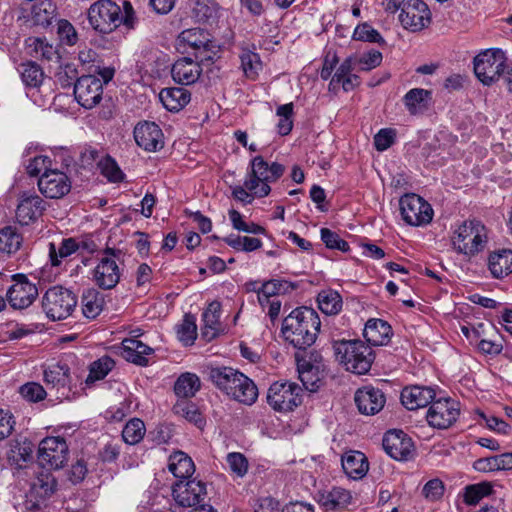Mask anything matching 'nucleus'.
<instances>
[{
  "label": "nucleus",
  "instance_id": "1",
  "mask_svg": "<svg viewBox=\"0 0 512 512\" xmlns=\"http://www.w3.org/2000/svg\"><path fill=\"white\" fill-rule=\"evenodd\" d=\"M320 327L321 321L314 309L299 307L284 318L281 332L293 347L305 350L315 343Z\"/></svg>",
  "mask_w": 512,
  "mask_h": 512
},
{
  "label": "nucleus",
  "instance_id": "2",
  "mask_svg": "<svg viewBox=\"0 0 512 512\" xmlns=\"http://www.w3.org/2000/svg\"><path fill=\"white\" fill-rule=\"evenodd\" d=\"M208 379L223 393L232 399L252 405L258 397L254 382L242 372L227 366L211 367Z\"/></svg>",
  "mask_w": 512,
  "mask_h": 512
},
{
  "label": "nucleus",
  "instance_id": "3",
  "mask_svg": "<svg viewBox=\"0 0 512 512\" xmlns=\"http://www.w3.org/2000/svg\"><path fill=\"white\" fill-rule=\"evenodd\" d=\"M88 20L91 27L102 34L114 31L123 23L128 28L134 26V10L130 2H124V13L112 0H98L88 9Z\"/></svg>",
  "mask_w": 512,
  "mask_h": 512
},
{
  "label": "nucleus",
  "instance_id": "4",
  "mask_svg": "<svg viewBox=\"0 0 512 512\" xmlns=\"http://www.w3.org/2000/svg\"><path fill=\"white\" fill-rule=\"evenodd\" d=\"M336 360L347 371L362 375L367 373L374 361L372 348L361 340H335L332 344Z\"/></svg>",
  "mask_w": 512,
  "mask_h": 512
},
{
  "label": "nucleus",
  "instance_id": "5",
  "mask_svg": "<svg viewBox=\"0 0 512 512\" xmlns=\"http://www.w3.org/2000/svg\"><path fill=\"white\" fill-rule=\"evenodd\" d=\"M286 168L279 162H268L258 155L250 160L244 186L248 187L257 197H266L271 192V184L278 181Z\"/></svg>",
  "mask_w": 512,
  "mask_h": 512
},
{
  "label": "nucleus",
  "instance_id": "6",
  "mask_svg": "<svg viewBox=\"0 0 512 512\" xmlns=\"http://www.w3.org/2000/svg\"><path fill=\"white\" fill-rule=\"evenodd\" d=\"M486 243V229L479 221L464 222L452 237L453 248L467 256H474L482 251Z\"/></svg>",
  "mask_w": 512,
  "mask_h": 512
},
{
  "label": "nucleus",
  "instance_id": "7",
  "mask_svg": "<svg viewBox=\"0 0 512 512\" xmlns=\"http://www.w3.org/2000/svg\"><path fill=\"white\" fill-rule=\"evenodd\" d=\"M507 61L503 50L487 49L474 58V73L483 85L491 86L501 80Z\"/></svg>",
  "mask_w": 512,
  "mask_h": 512
},
{
  "label": "nucleus",
  "instance_id": "8",
  "mask_svg": "<svg viewBox=\"0 0 512 512\" xmlns=\"http://www.w3.org/2000/svg\"><path fill=\"white\" fill-rule=\"evenodd\" d=\"M77 305V296L62 286L49 288L42 297V308L53 321L69 317Z\"/></svg>",
  "mask_w": 512,
  "mask_h": 512
},
{
  "label": "nucleus",
  "instance_id": "9",
  "mask_svg": "<svg viewBox=\"0 0 512 512\" xmlns=\"http://www.w3.org/2000/svg\"><path fill=\"white\" fill-rule=\"evenodd\" d=\"M302 388L294 382H275L268 389L267 402L279 412L293 411L302 403Z\"/></svg>",
  "mask_w": 512,
  "mask_h": 512
},
{
  "label": "nucleus",
  "instance_id": "10",
  "mask_svg": "<svg viewBox=\"0 0 512 512\" xmlns=\"http://www.w3.org/2000/svg\"><path fill=\"white\" fill-rule=\"evenodd\" d=\"M122 251L107 247L102 252L98 265L93 270V280L96 285L104 290L114 288L120 280V269L117 260H120Z\"/></svg>",
  "mask_w": 512,
  "mask_h": 512
},
{
  "label": "nucleus",
  "instance_id": "11",
  "mask_svg": "<svg viewBox=\"0 0 512 512\" xmlns=\"http://www.w3.org/2000/svg\"><path fill=\"white\" fill-rule=\"evenodd\" d=\"M402 219L411 226H424L433 219L432 206L421 196L407 193L399 200Z\"/></svg>",
  "mask_w": 512,
  "mask_h": 512
},
{
  "label": "nucleus",
  "instance_id": "12",
  "mask_svg": "<svg viewBox=\"0 0 512 512\" xmlns=\"http://www.w3.org/2000/svg\"><path fill=\"white\" fill-rule=\"evenodd\" d=\"M68 445L62 437H46L40 441L37 460L43 468L57 470L67 463Z\"/></svg>",
  "mask_w": 512,
  "mask_h": 512
},
{
  "label": "nucleus",
  "instance_id": "13",
  "mask_svg": "<svg viewBox=\"0 0 512 512\" xmlns=\"http://www.w3.org/2000/svg\"><path fill=\"white\" fill-rule=\"evenodd\" d=\"M460 415V403L452 398H440L430 405L426 419L430 426L437 429H448Z\"/></svg>",
  "mask_w": 512,
  "mask_h": 512
},
{
  "label": "nucleus",
  "instance_id": "14",
  "mask_svg": "<svg viewBox=\"0 0 512 512\" xmlns=\"http://www.w3.org/2000/svg\"><path fill=\"white\" fill-rule=\"evenodd\" d=\"M11 279L14 284L8 288L6 293L9 305L13 309L19 310L28 308L38 297L37 286L29 281L25 274H14Z\"/></svg>",
  "mask_w": 512,
  "mask_h": 512
},
{
  "label": "nucleus",
  "instance_id": "15",
  "mask_svg": "<svg viewBox=\"0 0 512 512\" xmlns=\"http://www.w3.org/2000/svg\"><path fill=\"white\" fill-rule=\"evenodd\" d=\"M172 495L182 507L199 506L207 498L206 484L196 479L177 480L172 486Z\"/></svg>",
  "mask_w": 512,
  "mask_h": 512
},
{
  "label": "nucleus",
  "instance_id": "16",
  "mask_svg": "<svg viewBox=\"0 0 512 512\" xmlns=\"http://www.w3.org/2000/svg\"><path fill=\"white\" fill-rule=\"evenodd\" d=\"M399 20L405 29L421 31L431 23V12L422 0H407L402 6Z\"/></svg>",
  "mask_w": 512,
  "mask_h": 512
},
{
  "label": "nucleus",
  "instance_id": "17",
  "mask_svg": "<svg viewBox=\"0 0 512 512\" xmlns=\"http://www.w3.org/2000/svg\"><path fill=\"white\" fill-rule=\"evenodd\" d=\"M102 81L94 75H83L74 84V96L86 109L95 107L102 99Z\"/></svg>",
  "mask_w": 512,
  "mask_h": 512
},
{
  "label": "nucleus",
  "instance_id": "18",
  "mask_svg": "<svg viewBox=\"0 0 512 512\" xmlns=\"http://www.w3.org/2000/svg\"><path fill=\"white\" fill-rule=\"evenodd\" d=\"M179 40L195 51V58L201 62L212 61L210 54L214 47L210 34L201 28L184 30L179 35Z\"/></svg>",
  "mask_w": 512,
  "mask_h": 512
},
{
  "label": "nucleus",
  "instance_id": "19",
  "mask_svg": "<svg viewBox=\"0 0 512 512\" xmlns=\"http://www.w3.org/2000/svg\"><path fill=\"white\" fill-rule=\"evenodd\" d=\"M40 192L47 198L59 199L69 193L71 181L59 170L45 171L38 180Z\"/></svg>",
  "mask_w": 512,
  "mask_h": 512
},
{
  "label": "nucleus",
  "instance_id": "20",
  "mask_svg": "<svg viewBox=\"0 0 512 512\" xmlns=\"http://www.w3.org/2000/svg\"><path fill=\"white\" fill-rule=\"evenodd\" d=\"M385 452L393 459L406 461L413 452V442L402 430H390L382 441Z\"/></svg>",
  "mask_w": 512,
  "mask_h": 512
},
{
  "label": "nucleus",
  "instance_id": "21",
  "mask_svg": "<svg viewBox=\"0 0 512 512\" xmlns=\"http://www.w3.org/2000/svg\"><path fill=\"white\" fill-rule=\"evenodd\" d=\"M134 139L139 147L149 152H155L164 145L162 130L154 122L138 123L134 128Z\"/></svg>",
  "mask_w": 512,
  "mask_h": 512
},
{
  "label": "nucleus",
  "instance_id": "22",
  "mask_svg": "<svg viewBox=\"0 0 512 512\" xmlns=\"http://www.w3.org/2000/svg\"><path fill=\"white\" fill-rule=\"evenodd\" d=\"M354 400L359 412L363 415H375L380 412L385 403L384 393L372 386H364L355 393Z\"/></svg>",
  "mask_w": 512,
  "mask_h": 512
},
{
  "label": "nucleus",
  "instance_id": "23",
  "mask_svg": "<svg viewBox=\"0 0 512 512\" xmlns=\"http://www.w3.org/2000/svg\"><path fill=\"white\" fill-rule=\"evenodd\" d=\"M45 210V202L35 193L25 192L21 195L16 209V219L21 225L36 221Z\"/></svg>",
  "mask_w": 512,
  "mask_h": 512
},
{
  "label": "nucleus",
  "instance_id": "24",
  "mask_svg": "<svg viewBox=\"0 0 512 512\" xmlns=\"http://www.w3.org/2000/svg\"><path fill=\"white\" fill-rule=\"evenodd\" d=\"M199 60L183 57L175 61L171 68V76L173 80L181 85L194 84L202 73Z\"/></svg>",
  "mask_w": 512,
  "mask_h": 512
},
{
  "label": "nucleus",
  "instance_id": "25",
  "mask_svg": "<svg viewBox=\"0 0 512 512\" xmlns=\"http://www.w3.org/2000/svg\"><path fill=\"white\" fill-rule=\"evenodd\" d=\"M436 392L432 387L411 386L405 387L401 392V402L408 410H416L432 404Z\"/></svg>",
  "mask_w": 512,
  "mask_h": 512
},
{
  "label": "nucleus",
  "instance_id": "26",
  "mask_svg": "<svg viewBox=\"0 0 512 512\" xmlns=\"http://www.w3.org/2000/svg\"><path fill=\"white\" fill-rule=\"evenodd\" d=\"M363 336L371 346H383L390 342L392 328L382 319H369L364 327Z\"/></svg>",
  "mask_w": 512,
  "mask_h": 512
},
{
  "label": "nucleus",
  "instance_id": "27",
  "mask_svg": "<svg viewBox=\"0 0 512 512\" xmlns=\"http://www.w3.org/2000/svg\"><path fill=\"white\" fill-rule=\"evenodd\" d=\"M44 381L48 386L57 388L60 395L57 398H67L71 383L70 369L67 365H52L44 371Z\"/></svg>",
  "mask_w": 512,
  "mask_h": 512
},
{
  "label": "nucleus",
  "instance_id": "28",
  "mask_svg": "<svg viewBox=\"0 0 512 512\" xmlns=\"http://www.w3.org/2000/svg\"><path fill=\"white\" fill-rule=\"evenodd\" d=\"M153 349L136 338H126L122 342L121 356L128 362L139 366L148 364L147 356Z\"/></svg>",
  "mask_w": 512,
  "mask_h": 512
},
{
  "label": "nucleus",
  "instance_id": "29",
  "mask_svg": "<svg viewBox=\"0 0 512 512\" xmlns=\"http://www.w3.org/2000/svg\"><path fill=\"white\" fill-rule=\"evenodd\" d=\"M342 468L351 479H361L368 472L369 463L364 453L350 451L342 456Z\"/></svg>",
  "mask_w": 512,
  "mask_h": 512
},
{
  "label": "nucleus",
  "instance_id": "30",
  "mask_svg": "<svg viewBox=\"0 0 512 512\" xmlns=\"http://www.w3.org/2000/svg\"><path fill=\"white\" fill-rule=\"evenodd\" d=\"M221 304L211 302L202 314L203 327L201 335L206 341L216 338L220 331Z\"/></svg>",
  "mask_w": 512,
  "mask_h": 512
},
{
  "label": "nucleus",
  "instance_id": "31",
  "mask_svg": "<svg viewBox=\"0 0 512 512\" xmlns=\"http://www.w3.org/2000/svg\"><path fill=\"white\" fill-rule=\"evenodd\" d=\"M159 99L168 111L178 112L190 102L191 94L184 88L170 87L160 91Z\"/></svg>",
  "mask_w": 512,
  "mask_h": 512
},
{
  "label": "nucleus",
  "instance_id": "32",
  "mask_svg": "<svg viewBox=\"0 0 512 512\" xmlns=\"http://www.w3.org/2000/svg\"><path fill=\"white\" fill-rule=\"evenodd\" d=\"M488 268L494 278L502 279L512 273V250L500 249L489 255Z\"/></svg>",
  "mask_w": 512,
  "mask_h": 512
},
{
  "label": "nucleus",
  "instance_id": "33",
  "mask_svg": "<svg viewBox=\"0 0 512 512\" xmlns=\"http://www.w3.org/2000/svg\"><path fill=\"white\" fill-rule=\"evenodd\" d=\"M351 498L350 492L341 487H333L318 493V502L326 510L344 508L351 502Z\"/></svg>",
  "mask_w": 512,
  "mask_h": 512
},
{
  "label": "nucleus",
  "instance_id": "34",
  "mask_svg": "<svg viewBox=\"0 0 512 512\" xmlns=\"http://www.w3.org/2000/svg\"><path fill=\"white\" fill-rule=\"evenodd\" d=\"M168 469L178 480H186L194 474L195 465L191 457L177 451L169 457Z\"/></svg>",
  "mask_w": 512,
  "mask_h": 512
},
{
  "label": "nucleus",
  "instance_id": "35",
  "mask_svg": "<svg viewBox=\"0 0 512 512\" xmlns=\"http://www.w3.org/2000/svg\"><path fill=\"white\" fill-rule=\"evenodd\" d=\"M105 305L104 295L95 288H87L81 296L83 315L88 319H95Z\"/></svg>",
  "mask_w": 512,
  "mask_h": 512
},
{
  "label": "nucleus",
  "instance_id": "36",
  "mask_svg": "<svg viewBox=\"0 0 512 512\" xmlns=\"http://www.w3.org/2000/svg\"><path fill=\"white\" fill-rule=\"evenodd\" d=\"M33 451V443L24 438L23 440H15L11 442L7 455L11 463L21 468L25 463L32 459Z\"/></svg>",
  "mask_w": 512,
  "mask_h": 512
},
{
  "label": "nucleus",
  "instance_id": "37",
  "mask_svg": "<svg viewBox=\"0 0 512 512\" xmlns=\"http://www.w3.org/2000/svg\"><path fill=\"white\" fill-rule=\"evenodd\" d=\"M200 387L201 382L199 377L194 373L186 372L177 378L174 384V392L178 397L182 398V400H186L193 397L196 392L199 391Z\"/></svg>",
  "mask_w": 512,
  "mask_h": 512
},
{
  "label": "nucleus",
  "instance_id": "38",
  "mask_svg": "<svg viewBox=\"0 0 512 512\" xmlns=\"http://www.w3.org/2000/svg\"><path fill=\"white\" fill-rule=\"evenodd\" d=\"M319 309L326 315H336L342 310V297L333 289H325L317 296Z\"/></svg>",
  "mask_w": 512,
  "mask_h": 512
},
{
  "label": "nucleus",
  "instance_id": "39",
  "mask_svg": "<svg viewBox=\"0 0 512 512\" xmlns=\"http://www.w3.org/2000/svg\"><path fill=\"white\" fill-rule=\"evenodd\" d=\"M49 258L52 266H59L62 259L75 253L79 245L74 238L63 239L60 245L57 247L55 243H49Z\"/></svg>",
  "mask_w": 512,
  "mask_h": 512
},
{
  "label": "nucleus",
  "instance_id": "40",
  "mask_svg": "<svg viewBox=\"0 0 512 512\" xmlns=\"http://www.w3.org/2000/svg\"><path fill=\"white\" fill-rule=\"evenodd\" d=\"M173 413L183 417L198 428H202L205 424V420L198 407L194 403L187 400L177 401L173 406Z\"/></svg>",
  "mask_w": 512,
  "mask_h": 512
},
{
  "label": "nucleus",
  "instance_id": "41",
  "mask_svg": "<svg viewBox=\"0 0 512 512\" xmlns=\"http://www.w3.org/2000/svg\"><path fill=\"white\" fill-rule=\"evenodd\" d=\"M431 92L422 88H413L409 90L404 98V104L411 114H416L427 107Z\"/></svg>",
  "mask_w": 512,
  "mask_h": 512
},
{
  "label": "nucleus",
  "instance_id": "42",
  "mask_svg": "<svg viewBox=\"0 0 512 512\" xmlns=\"http://www.w3.org/2000/svg\"><path fill=\"white\" fill-rule=\"evenodd\" d=\"M191 13L197 22H213L217 18L218 5L210 0H197L194 2Z\"/></svg>",
  "mask_w": 512,
  "mask_h": 512
},
{
  "label": "nucleus",
  "instance_id": "43",
  "mask_svg": "<svg viewBox=\"0 0 512 512\" xmlns=\"http://www.w3.org/2000/svg\"><path fill=\"white\" fill-rule=\"evenodd\" d=\"M56 6L48 0L35 4L32 8V21L38 26H49L55 17Z\"/></svg>",
  "mask_w": 512,
  "mask_h": 512
},
{
  "label": "nucleus",
  "instance_id": "44",
  "mask_svg": "<svg viewBox=\"0 0 512 512\" xmlns=\"http://www.w3.org/2000/svg\"><path fill=\"white\" fill-rule=\"evenodd\" d=\"M177 338L185 346L194 344L197 338L196 319L191 314H185L182 322L177 325Z\"/></svg>",
  "mask_w": 512,
  "mask_h": 512
},
{
  "label": "nucleus",
  "instance_id": "45",
  "mask_svg": "<svg viewBox=\"0 0 512 512\" xmlns=\"http://www.w3.org/2000/svg\"><path fill=\"white\" fill-rule=\"evenodd\" d=\"M22 236L17 232L16 228L6 226L0 229V251L4 253H15L22 244Z\"/></svg>",
  "mask_w": 512,
  "mask_h": 512
},
{
  "label": "nucleus",
  "instance_id": "46",
  "mask_svg": "<svg viewBox=\"0 0 512 512\" xmlns=\"http://www.w3.org/2000/svg\"><path fill=\"white\" fill-rule=\"evenodd\" d=\"M100 173L111 183H119L124 180L125 174L117 162L109 155L97 162Z\"/></svg>",
  "mask_w": 512,
  "mask_h": 512
},
{
  "label": "nucleus",
  "instance_id": "47",
  "mask_svg": "<svg viewBox=\"0 0 512 512\" xmlns=\"http://www.w3.org/2000/svg\"><path fill=\"white\" fill-rule=\"evenodd\" d=\"M146 432L144 422L139 418L129 420L122 430L123 441L129 445L139 443Z\"/></svg>",
  "mask_w": 512,
  "mask_h": 512
},
{
  "label": "nucleus",
  "instance_id": "48",
  "mask_svg": "<svg viewBox=\"0 0 512 512\" xmlns=\"http://www.w3.org/2000/svg\"><path fill=\"white\" fill-rule=\"evenodd\" d=\"M20 74L23 83L28 87H38L44 79L42 68L32 61L21 64Z\"/></svg>",
  "mask_w": 512,
  "mask_h": 512
},
{
  "label": "nucleus",
  "instance_id": "49",
  "mask_svg": "<svg viewBox=\"0 0 512 512\" xmlns=\"http://www.w3.org/2000/svg\"><path fill=\"white\" fill-rule=\"evenodd\" d=\"M240 60L245 76L249 79H256L262 68L260 56L257 53L246 49L240 54Z\"/></svg>",
  "mask_w": 512,
  "mask_h": 512
},
{
  "label": "nucleus",
  "instance_id": "50",
  "mask_svg": "<svg viewBox=\"0 0 512 512\" xmlns=\"http://www.w3.org/2000/svg\"><path fill=\"white\" fill-rule=\"evenodd\" d=\"M492 493V485L488 482L468 485L464 492V502L468 505H476L482 498Z\"/></svg>",
  "mask_w": 512,
  "mask_h": 512
},
{
  "label": "nucleus",
  "instance_id": "51",
  "mask_svg": "<svg viewBox=\"0 0 512 512\" xmlns=\"http://www.w3.org/2000/svg\"><path fill=\"white\" fill-rule=\"evenodd\" d=\"M115 362L111 357L104 356L91 364L87 382L101 380L114 368Z\"/></svg>",
  "mask_w": 512,
  "mask_h": 512
},
{
  "label": "nucleus",
  "instance_id": "52",
  "mask_svg": "<svg viewBox=\"0 0 512 512\" xmlns=\"http://www.w3.org/2000/svg\"><path fill=\"white\" fill-rule=\"evenodd\" d=\"M276 115L279 117L277 123L278 133L282 136L288 135L293 128V103L280 105L276 110Z\"/></svg>",
  "mask_w": 512,
  "mask_h": 512
},
{
  "label": "nucleus",
  "instance_id": "53",
  "mask_svg": "<svg viewBox=\"0 0 512 512\" xmlns=\"http://www.w3.org/2000/svg\"><path fill=\"white\" fill-rule=\"evenodd\" d=\"M352 38L358 41H366L380 45L385 44V40L380 33L367 22L359 24L355 28Z\"/></svg>",
  "mask_w": 512,
  "mask_h": 512
},
{
  "label": "nucleus",
  "instance_id": "54",
  "mask_svg": "<svg viewBox=\"0 0 512 512\" xmlns=\"http://www.w3.org/2000/svg\"><path fill=\"white\" fill-rule=\"evenodd\" d=\"M261 292L268 294L270 296H275L278 294H284L296 288V285L280 279H272L264 282L261 285Z\"/></svg>",
  "mask_w": 512,
  "mask_h": 512
},
{
  "label": "nucleus",
  "instance_id": "55",
  "mask_svg": "<svg viewBox=\"0 0 512 512\" xmlns=\"http://www.w3.org/2000/svg\"><path fill=\"white\" fill-rule=\"evenodd\" d=\"M57 82L62 88H67L75 84L78 77V71L74 64L67 63L59 67V70L55 74Z\"/></svg>",
  "mask_w": 512,
  "mask_h": 512
},
{
  "label": "nucleus",
  "instance_id": "56",
  "mask_svg": "<svg viewBox=\"0 0 512 512\" xmlns=\"http://www.w3.org/2000/svg\"><path fill=\"white\" fill-rule=\"evenodd\" d=\"M320 233L321 240L324 242L327 248L337 249L342 252H347L349 250V244L343 240L336 232H333L328 228H322Z\"/></svg>",
  "mask_w": 512,
  "mask_h": 512
},
{
  "label": "nucleus",
  "instance_id": "57",
  "mask_svg": "<svg viewBox=\"0 0 512 512\" xmlns=\"http://www.w3.org/2000/svg\"><path fill=\"white\" fill-rule=\"evenodd\" d=\"M19 392L24 399L30 402H39L47 395L43 386L36 382H28L22 385Z\"/></svg>",
  "mask_w": 512,
  "mask_h": 512
},
{
  "label": "nucleus",
  "instance_id": "58",
  "mask_svg": "<svg viewBox=\"0 0 512 512\" xmlns=\"http://www.w3.org/2000/svg\"><path fill=\"white\" fill-rule=\"evenodd\" d=\"M30 46H34L35 53L42 59L48 61L59 59V54L57 50L51 44H49L41 38L32 39V43L30 44Z\"/></svg>",
  "mask_w": 512,
  "mask_h": 512
},
{
  "label": "nucleus",
  "instance_id": "59",
  "mask_svg": "<svg viewBox=\"0 0 512 512\" xmlns=\"http://www.w3.org/2000/svg\"><path fill=\"white\" fill-rule=\"evenodd\" d=\"M353 70V59L351 57L346 58L340 66L337 68L335 74L332 76L329 83V90L336 92L339 88L341 79L351 75Z\"/></svg>",
  "mask_w": 512,
  "mask_h": 512
},
{
  "label": "nucleus",
  "instance_id": "60",
  "mask_svg": "<svg viewBox=\"0 0 512 512\" xmlns=\"http://www.w3.org/2000/svg\"><path fill=\"white\" fill-rule=\"evenodd\" d=\"M444 491L445 487L443 482L438 478H434L424 485L422 495L426 500L433 502L439 500L443 496Z\"/></svg>",
  "mask_w": 512,
  "mask_h": 512
},
{
  "label": "nucleus",
  "instance_id": "61",
  "mask_svg": "<svg viewBox=\"0 0 512 512\" xmlns=\"http://www.w3.org/2000/svg\"><path fill=\"white\" fill-rule=\"evenodd\" d=\"M58 35L62 44L72 46L78 40V35L73 25L67 20L58 23Z\"/></svg>",
  "mask_w": 512,
  "mask_h": 512
},
{
  "label": "nucleus",
  "instance_id": "62",
  "mask_svg": "<svg viewBox=\"0 0 512 512\" xmlns=\"http://www.w3.org/2000/svg\"><path fill=\"white\" fill-rule=\"evenodd\" d=\"M227 463L231 471L239 477H243L248 471V461L241 453H229L227 455Z\"/></svg>",
  "mask_w": 512,
  "mask_h": 512
},
{
  "label": "nucleus",
  "instance_id": "63",
  "mask_svg": "<svg viewBox=\"0 0 512 512\" xmlns=\"http://www.w3.org/2000/svg\"><path fill=\"white\" fill-rule=\"evenodd\" d=\"M396 132L394 129L383 128L374 136V146L378 151L387 150L395 142Z\"/></svg>",
  "mask_w": 512,
  "mask_h": 512
},
{
  "label": "nucleus",
  "instance_id": "64",
  "mask_svg": "<svg viewBox=\"0 0 512 512\" xmlns=\"http://www.w3.org/2000/svg\"><path fill=\"white\" fill-rule=\"evenodd\" d=\"M51 161L48 156L45 155H38L35 156L33 159L29 160V163L26 166L27 173L30 176H37L42 171H49L48 166L50 165Z\"/></svg>",
  "mask_w": 512,
  "mask_h": 512
}]
</instances>
